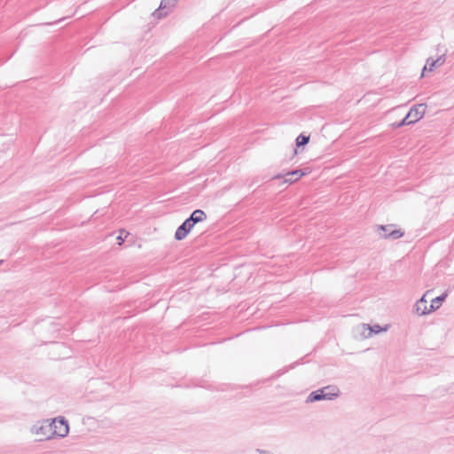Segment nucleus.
Here are the masks:
<instances>
[{
    "label": "nucleus",
    "mask_w": 454,
    "mask_h": 454,
    "mask_svg": "<svg viewBox=\"0 0 454 454\" xmlns=\"http://www.w3.org/2000/svg\"><path fill=\"white\" fill-rule=\"evenodd\" d=\"M339 393L340 391L336 387L327 386L311 392L307 398V403H313L321 400H333L339 396Z\"/></svg>",
    "instance_id": "nucleus-1"
},
{
    "label": "nucleus",
    "mask_w": 454,
    "mask_h": 454,
    "mask_svg": "<svg viewBox=\"0 0 454 454\" xmlns=\"http://www.w3.org/2000/svg\"><path fill=\"white\" fill-rule=\"evenodd\" d=\"M282 177V175L278 174V175H276L273 178L274 179H279Z\"/></svg>",
    "instance_id": "nucleus-18"
},
{
    "label": "nucleus",
    "mask_w": 454,
    "mask_h": 454,
    "mask_svg": "<svg viewBox=\"0 0 454 454\" xmlns=\"http://www.w3.org/2000/svg\"><path fill=\"white\" fill-rule=\"evenodd\" d=\"M412 121L410 117H408V114H406V116L399 122H396V123H394L393 124V127L394 128H401L404 125H410V124H412Z\"/></svg>",
    "instance_id": "nucleus-13"
},
{
    "label": "nucleus",
    "mask_w": 454,
    "mask_h": 454,
    "mask_svg": "<svg viewBox=\"0 0 454 454\" xmlns=\"http://www.w3.org/2000/svg\"><path fill=\"white\" fill-rule=\"evenodd\" d=\"M379 228L382 231L383 233H380V236L384 239H397L403 236V231L400 229L393 230V225L391 224L380 225Z\"/></svg>",
    "instance_id": "nucleus-5"
},
{
    "label": "nucleus",
    "mask_w": 454,
    "mask_h": 454,
    "mask_svg": "<svg viewBox=\"0 0 454 454\" xmlns=\"http://www.w3.org/2000/svg\"><path fill=\"white\" fill-rule=\"evenodd\" d=\"M446 297H447V294L444 293V294H441L440 296H437L436 298L433 299L431 301V304L429 305L430 313L432 311H434L437 309H439L440 306L442 305V302L446 299Z\"/></svg>",
    "instance_id": "nucleus-11"
},
{
    "label": "nucleus",
    "mask_w": 454,
    "mask_h": 454,
    "mask_svg": "<svg viewBox=\"0 0 454 454\" xmlns=\"http://www.w3.org/2000/svg\"><path fill=\"white\" fill-rule=\"evenodd\" d=\"M117 239L119 240V241H118V244H119V245H121V244L123 243V241H124V239H123L121 236H119V237L117 238Z\"/></svg>",
    "instance_id": "nucleus-17"
},
{
    "label": "nucleus",
    "mask_w": 454,
    "mask_h": 454,
    "mask_svg": "<svg viewBox=\"0 0 454 454\" xmlns=\"http://www.w3.org/2000/svg\"><path fill=\"white\" fill-rule=\"evenodd\" d=\"M31 432L41 438L40 441L44 439H51L52 437V426L47 420L38 422L31 427Z\"/></svg>",
    "instance_id": "nucleus-2"
},
{
    "label": "nucleus",
    "mask_w": 454,
    "mask_h": 454,
    "mask_svg": "<svg viewBox=\"0 0 454 454\" xmlns=\"http://www.w3.org/2000/svg\"><path fill=\"white\" fill-rule=\"evenodd\" d=\"M445 62V55L442 54L438 59L434 60V63L436 64V67L442 66Z\"/></svg>",
    "instance_id": "nucleus-16"
},
{
    "label": "nucleus",
    "mask_w": 454,
    "mask_h": 454,
    "mask_svg": "<svg viewBox=\"0 0 454 454\" xmlns=\"http://www.w3.org/2000/svg\"><path fill=\"white\" fill-rule=\"evenodd\" d=\"M193 226L194 225L187 218L176 231L175 239L176 240H183L188 235Z\"/></svg>",
    "instance_id": "nucleus-7"
},
{
    "label": "nucleus",
    "mask_w": 454,
    "mask_h": 454,
    "mask_svg": "<svg viewBox=\"0 0 454 454\" xmlns=\"http://www.w3.org/2000/svg\"><path fill=\"white\" fill-rule=\"evenodd\" d=\"M427 67H428L429 71H433L434 68L436 67V64L434 63V60L432 59H428L427 60L426 66L424 67V70H426L427 68Z\"/></svg>",
    "instance_id": "nucleus-15"
},
{
    "label": "nucleus",
    "mask_w": 454,
    "mask_h": 454,
    "mask_svg": "<svg viewBox=\"0 0 454 454\" xmlns=\"http://www.w3.org/2000/svg\"><path fill=\"white\" fill-rule=\"evenodd\" d=\"M4 261L3 260H0V265L3 264Z\"/></svg>",
    "instance_id": "nucleus-19"
},
{
    "label": "nucleus",
    "mask_w": 454,
    "mask_h": 454,
    "mask_svg": "<svg viewBox=\"0 0 454 454\" xmlns=\"http://www.w3.org/2000/svg\"><path fill=\"white\" fill-rule=\"evenodd\" d=\"M305 175L301 169H296L290 172H287L283 176L285 177V183L292 184L299 180L301 176Z\"/></svg>",
    "instance_id": "nucleus-8"
},
{
    "label": "nucleus",
    "mask_w": 454,
    "mask_h": 454,
    "mask_svg": "<svg viewBox=\"0 0 454 454\" xmlns=\"http://www.w3.org/2000/svg\"><path fill=\"white\" fill-rule=\"evenodd\" d=\"M51 426H52V436L65 437L69 432L67 420L64 418L54 419L52 422H51Z\"/></svg>",
    "instance_id": "nucleus-3"
},
{
    "label": "nucleus",
    "mask_w": 454,
    "mask_h": 454,
    "mask_svg": "<svg viewBox=\"0 0 454 454\" xmlns=\"http://www.w3.org/2000/svg\"><path fill=\"white\" fill-rule=\"evenodd\" d=\"M177 3V0H161L158 9H156L153 15L156 19H161L168 14V11L174 7Z\"/></svg>",
    "instance_id": "nucleus-4"
},
{
    "label": "nucleus",
    "mask_w": 454,
    "mask_h": 454,
    "mask_svg": "<svg viewBox=\"0 0 454 454\" xmlns=\"http://www.w3.org/2000/svg\"><path fill=\"white\" fill-rule=\"evenodd\" d=\"M309 141V137L305 136L303 134H301L296 138V146H304L306 145Z\"/></svg>",
    "instance_id": "nucleus-12"
},
{
    "label": "nucleus",
    "mask_w": 454,
    "mask_h": 454,
    "mask_svg": "<svg viewBox=\"0 0 454 454\" xmlns=\"http://www.w3.org/2000/svg\"><path fill=\"white\" fill-rule=\"evenodd\" d=\"M427 106L425 104H419L413 106L408 112V117H410L413 123L419 121L425 114Z\"/></svg>",
    "instance_id": "nucleus-6"
},
{
    "label": "nucleus",
    "mask_w": 454,
    "mask_h": 454,
    "mask_svg": "<svg viewBox=\"0 0 454 454\" xmlns=\"http://www.w3.org/2000/svg\"><path fill=\"white\" fill-rule=\"evenodd\" d=\"M415 311L420 315L424 316L429 314V307L427 305V300L425 299V295H423L415 304Z\"/></svg>",
    "instance_id": "nucleus-9"
},
{
    "label": "nucleus",
    "mask_w": 454,
    "mask_h": 454,
    "mask_svg": "<svg viewBox=\"0 0 454 454\" xmlns=\"http://www.w3.org/2000/svg\"><path fill=\"white\" fill-rule=\"evenodd\" d=\"M367 329L370 331V333L368 336H371L372 333H381L383 331H386L387 329L386 328H382L381 326H380L379 325H375L373 326H370V325H367Z\"/></svg>",
    "instance_id": "nucleus-14"
},
{
    "label": "nucleus",
    "mask_w": 454,
    "mask_h": 454,
    "mask_svg": "<svg viewBox=\"0 0 454 454\" xmlns=\"http://www.w3.org/2000/svg\"><path fill=\"white\" fill-rule=\"evenodd\" d=\"M207 218L206 213L201 209L194 210L188 217L189 221L195 225L196 223L204 221Z\"/></svg>",
    "instance_id": "nucleus-10"
}]
</instances>
